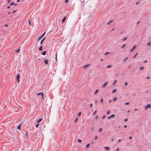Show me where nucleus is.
I'll return each instance as SVG.
<instances>
[{"label": "nucleus", "mask_w": 151, "mask_h": 151, "mask_svg": "<svg viewBox=\"0 0 151 151\" xmlns=\"http://www.w3.org/2000/svg\"><path fill=\"white\" fill-rule=\"evenodd\" d=\"M151 108V105L150 104L147 105L145 106V109L146 110L147 109H148Z\"/></svg>", "instance_id": "nucleus-1"}, {"label": "nucleus", "mask_w": 151, "mask_h": 151, "mask_svg": "<svg viewBox=\"0 0 151 151\" xmlns=\"http://www.w3.org/2000/svg\"><path fill=\"white\" fill-rule=\"evenodd\" d=\"M16 77L17 80L18 81V83H19V81H20L19 78H20V76L19 74H17L16 75Z\"/></svg>", "instance_id": "nucleus-2"}, {"label": "nucleus", "mask_w": 151, "mask_h": 151, "mask_svg": "<svg viewBox=\"0 0 151 151\" xmlns=\"http://www.w3.org/2000/svg\"><path fill=\"white\" fill-rule=\"evenodd\" d=\"M136 47V45H134L132 47V48L130 50V52H132L133 51V50L135 49Z\"/></svg>", "instance_id": "nucleus-3"}, {"label": "nucleus", "mask_w": 151, "mask_h": 151, "mask_svg": "<svg viewBox=\"0 0 151 151\" xmlns=\"http://www.w3.org/2000/svg\"><path fill=\"white\" fill-rule=\"evenodd\" d=\"M45 33L46 32H44L43 34L42 35H41V36H40L39 37V38L38 39V40H40L43 37V36L45 35Z\"/></svg>", "instance_id": "nucleus-4"}, {"label": "nucleus", "mask_w": 151, "mask_h": 151, "mask_svg": "<svg viewBox=\"0 0 151 151\" xmlns=\"http://www.w3.org/2000/svg\"><path fill=\"white\" fill-rule=\"evenodd\" d=\"M115 116V115L114 114H112L111 116L108 117V119H109L111 118H113Z\"/></svg>", "instance_id": "nucleus-5"}, {"label": "nucleus", "mask_w": 151, "mask_h": 151, "mask_svg": "<svg viewBox=\"0 0 151 151\" xmlns=\"http://www.w3.org/2000/svg\"><path fill=\"white\" fill-rule=\"evenodd\" d=\"M41 95L42 96V99H43V96H44V95H43V94L42 93V92H40L39 93H38L37 94V95Z\"/></svg>", "instance_id": "nucleus-6"}, {"label": "nucleus", "mask_w": 151, "mask_h": 151, "mask_svg": "<svg viewBox=\"0 0 151 151\" xmlns=\"http://www.w3.org/2000/svg\"><path fill=\"white\" fill-rule=\"evenodd\" d=\"M108 82L106 81V82H105L103 85L102 87L103 88H105V86H106Z\"/></svg>", "instance_id": "nucleus-7"}, {"label": "nucleus", "mask_w": 151, "mask_h": 151, "mask_svg": "<svg viewBox=\"0 0 151 151\" xmlns=\"http://www.w3.org/2000/svg\"><path fill=\"white\" fill-rule=\"evenodd\" d=\"M45 37H44L41 40V41H40V45H42V44L43 43L44 40H45Z\"/></svg>", "instance_id": "nucleus-8"}, {"label": "nucleus", "mask_w": 151, "mask_h": 151, "mask_svg": "<svg viewBox=\"0 0 151 151\" xmlns=\"http://www.w3.org/2000/svg\"><path fill=\"white\" fill-rule=\"evenodd\" d=\"M44 62L45 64L47 65L48 63V61L46 59H45L44 60Z\"/></svg>", "instance_id": "nucleus-9"}, {"label": "nucleus", "mask_w": 151, "mask_h": 151, "mask_svg": "<svg viewBox=\"0 0 151 151\" xmlns=\"http://www.w3.org/2000/svg\"><path fill=\"white\" fill-rule=\"evenodd\" d=\"M66 18V16H65V17H64L62 20V21H61L62 22H64L65 21V20Z\"/></svg>", "instance_id": "nucleus-10"}, {"label": "nucleus", "mask_w": 151, "mask_h": 151, "mask_svg": "<svg viewBox=\"0 0 151 151\" xmlns=\"http://www.w3.org/2000/svg\"><path fill=\"white\" fill-rule=\"evenodd\" d=\"M90 66V65L89 64H87V65H85L83 66V68H86V67H88V66Z\"/></svg>", "instance_id": "nucleus-11"}, {"label": "nucleus", "mask_w": 151, "mask_h": 151, "mask_svg": "<svg viewBox=\"0 0 151 151\" xmlns=\"http://www.w3.org/2000/svg\"><path fill=\"white\" fill-rule=\"evenodd\" d=\"M105 149L108 151H109V147H105Z\"/></svg>", "instance_id": "nucleus-12"}, {"label": "nucleus", "mask_w": 151, "mask_h": 151, "mask_svg": "<svg viewBox=\"0 0 151 151\" xmlns=\"http://www.w3.org/2000/svg\"><path fill=\"white\" fill-rule=\"evenodd\" d=\"M144 68V66H141V67H139V69L141 70H143Z\"/></svg>", "instance_id": "nucleus-13"}, {"label": "nucleus", "mask_w": 151, "mask_h": 151, "mask_svg": "<svg viewBox=\"0 0 151 151\" xmlns=\"http://www.w3.org/2000/svg\"><path fill=\"white\" fill-rule=\"evenodd\" d=\"M22 124H21L20 125H18L17 127V129H18L20 130V127L21 126Z\"/></svg>", "instance_id": "nucleus-14"}, {"label": "nucleus", "mask_w": 151, "mask_h": 151, "mask_svg": "<svg viewBox=\"0 0 151 151\" xmlns=\"http://www.w3.org/2000/svg\"><path fill=\"white\" fill-rule=\"evenodd\" d=\"M42 120V118H40V119H39L37 120V123L40 122Z\"/></svg>", "instance_id": "nucleus-15"}, {"label": "nucleus", "mask_w": 151, "mask_h": 151, "mask_svg": "<svg viewBox=\"0 0 151 151\" xmlns=\"http://www.w3.org/2000/svg\"><path fill=\"white\" fill-rule=\"evenodd\" d=\"M42 54L43 55H45L46 54V51H45L42 53Z\"/></svg>", "instance_id": "nucleus-16"}, {"label": "nucleus", "mask_w": 151, "mask_h": 151, "mask_svg": "<svg viewBox=\"0 0 151 151\" xmlns=\"http://www.w3.org/2000/svg\"><path fill=\"white\" fill-rule=\"evenodd\" d=\"M90 145V144H89V143L88 144L86 145V148H87Z\"/></svg>", "instance_id": "nucleus-17"}, {"label": "nucleus", "mask_w": 151, "mask_h": 151, "mask_svg": "<svg viewBox=\"0 0 151 151\" xmlns=\"http://www.w3.org/2000/svg\"><path fill=\"white\" fill-rule=\"evenodd\" d=\"M109 53H110V52H105V53L104 54V55H106L109 54Z\"/></svg>", "instance_id": "nucleus-18"}, {"label": "nucleus", "mask_w": 151, "mask_h": 151, "mask_svg": "<svg viewBox=\"0 0 151 151\" xmlns=\"http://www.w3.org/2000/svg\"><path fill=\"white\" fill-rule=\"evenodd\" d=\"M42 46H41L39 48V50H42Z\"/></svg>", "instance_id": "nucleus-19"}, {"label": "nucleus", "mask_w": 151, "mask_h": 151, "mask_svg": "<svg viewBox=\"0 0 151 151\" xmlns=\"http://www.w3.org/2000/svg\"><path fill=\"white\" fill-rule=\"evenodd\" d=\"M113 20H110L109 22H108L107 23V24H110L111 22H112L113 21Z\"/></svg>", "instance_id": "nucleus-20"}, {"label": "nucleus", "mask_w": 151, "mask_h": 151, "mask_svg": "<svg viewBox=\"0 0 151 151\" xmlns=\"http://www.w3.org/2000/svg\"><path fill=\"white\" fill-rule=\"evenodd\" d=\"M99 90L98 89H97L95 92V93H94L95 94H96L97 93Z\"/></svg>", "instance_id": "nucleus-21"}, {"label": "nucleus", "mask_w": 151, "mask_h": 151, "mask_svg": "<svg viewBox=\"0 0 151 151\" xmlns=\"http://www.w3.org/2000/svg\"><path fill=\"white\" fill-rule=\"evenodd\" d=\"M116 91V89H114L113 90V91L112 92V93H114V92H115Z\"/></svg>", "instance_id": "nucleus-22"}, {"label": "nucleus", "mask_w": 151, "mask_h": 151, "mask_svg": "<svg viewBox=\"0 0 151 151\" xmlns=\"http://www.w3.org/2000/svg\"><path fill=\"white\" fill-rule=\"evenodd\" d=\"M117 99V97H115L114 99H113V101H115Z\"/></svg>", "instance_id": "nucleus-23"}, {"label": "nucleus", "mask_w": 151, "mask_h": 151, "mask_svg": "<svg viewBox=\"0 0 151 151\" xmlns=\"http://www.w3.org/2000/svg\"><path fill=\"white\" fill-rule=\"evenodd\" d=\"M112 67V65H108L107 66V68H110V67Z\"/></svg>", "instance_id": "nucleus-24"}, {"label": "nucleus", "mask_w": 151, "mask_h": 151, "mask_svg": "<svg viewBox=\"0 0 151 151\" xmlns=\"http://www.w3.org/2000/svg\"><path fill=\"white\" fill-rule=\"evenodd\" d=\"M39 123H38V124L35 125V127L36 128H37L38 127H39Z\"/></svg>", "instance_id": "nucleus-25"}, {"label": "nucleus", "mask_w": 151, "mask_h": 151, "mask_svg": "<svg viewBox=\"0 0 151 151\" xmlns=\"http://www.w3.org/2000/svg\"><path fill=\"white\" fill-rule=\"evenodd\" d=\"M116 82H117V80H115L113 83V85H115V83H116Z\"/></svg>", "instance_id": "nucleus-26"}, {"label": "nucleus", "mask_w": 151, "mask_h": 151, "mask_svg": "<svg viewBox=\"0 0 151 151\" xmlns=\"http://www.w3.org/2000/svg\"><path fill=\"white\" fill-rule=\"evenodd\" d=\"M103 98H101L100 100V102L101 103H102L103 102Z\"/></svg>", "instance_id": "nucleus-27"}, {"label": "nucleus", "mask_w": 151, "mask_h": 151, "mask_svg": "<svg viewBox=\"0 0 151 151\" xmlns=\"http://www.w3.org/2000/svg\"><path fill=\"white\" fill-rule=\"evenodd\" d=\"M20 49H18L16 51V52H19V51H20Z\"/></svg>", "instance_id": "nucleus-28"}, {"label": "nucleus", "mask_w": 151, "mask_h": 151, "mask_svg": "<svg viewBox=\"0 0 151 151\" xmlns=\"http://www.w3.org/2000/svg\"><path fill=\"white\" fill-rule=\"evenodd\" d=\"M28 23H29V25H31V22L30 21V20H28Z\"/></svg>", "instance_id": "nucleus-29"}, {"label": "nucleus", "mask_w": 151, "mask_h": 151, "mask_svg": "<svg viewBox=\"0 0 151 151\" xmlns=\"http://www.w3.org/2000/svg\"><path fill=\"white\" fill-rule=\"evenodd\" d=\"M126 46V44H124L122 47H121V48H124L125 46Z\"/></svg>", "instance_id": "nucleus-30"}, {"label": "nucleus", "mask_w": 151, "mask_h": 151, "mask_svg": "<svg viewBox=\"0 0 151 151\" xmlns=\"http://www.w3.org/2000/svg\"><path fill=\"white\" fill-rule=\"evenodd\" d=\"M137 53H136V54L133 57L134 58H136L137 55Z\"/></svg>", "instance_id": "nucleus-31"}, {"label": "nucleus", "mask_w": 151, "mask_h": 151, "mask_svg": "<svg viewBox=\"0 0 151 151\" xmlns=\"http://www.w3.org/2000/svg\"><path fill=\"white\" fill-rule=\"evenodd\" d=\"M78 141L79 142H81V141H82V140H80L79 139H78Z\"/></svg>", "instance_id": "nucleus-32"}, {"label": "nucleus", "mask_w": 151, "mask_h": 151, "mask_svg": "<svg viewBox=\"0 0 151 151\" xmlns=\"http://www.w3.org/2000/svg\"><path fill=\"white\" fill-rule=\"evenodd\" d=\"M127 58H128V57H127V58H125V59H124V62L126 61L127 60Z\"/></svg>", "instance_id": "nucleus-33"}, {"label": "nucleus", "mask_w": 151, "mask_h": 151, "mask_svg": "<svg viewBox=\"0 0 151 151\" xmlns=\"http://www.w3.org/2000/svg\"><path fill=\"white\" fill-rule=\"evenodd\" d=\"M97 112V110H96L93 113V115H95L96 112Z\"/></svg>", "instance_id": "nucleus-34"}, {"label": "nucleus", "mask_w": 151, "mask_h": 151, "mask_svg": "<svg viewBox=\"0 0 151 151\" xmlns=\"http://www.w3.org/2000/svg\"><path fill=\"white\" fill-rule=\"evenodd\" d=\"M110 113V111H107V114H109Z\"/></svg>", "instance_id": "nucleus-35"}, {"label": "nucleus", "mask_w": 151, "mask_h": 151, "mask_svg": "<svg viewBox=\"0 0 151 151\" xmlns=\"http://www.w3.org/2000/svg\"><path fill=\"white\" fill-rule=\"evenodd\" d=\"M129 104V102H127V103H125V104L127 105H128Z\"/></svg>", "instance_id": "nucleus-36"}, {"label": "nucleus", "mask_w": 151, "mask_h": 151, "mask_svg": "<svg viewBox=\"0 0 151 151\" xmlns=\"http://www.w3.org/2000/svg\"><path fill=\"white\" fill-rule=\"evenodd\" d=\"M102 130V128H101L99 129V132H101Z\"/></svg>", "instance_id": "nucleus-37"}, {"label": "nucleus", "mask_w": 151, "mask_h": 151, "mask_svg": "<svg viewBox=\"0 0 151 151\" xmlns=\"http://www.w3.org/2000/svg\"><path fill=\"white\" fill-rule=\"evenodd\" d=\"M127 84H128L127 83V82H126L124 83V85H125V86H126L127 85Z\"/></svg>", "instance_id": "nucleus-38"}, {"label": "nucleus", "mask_w": 151, "mask_h": 151, "mask_svg": "<svg viewBox=\"0 0 151 151\" xmlns=\"http://www.w3.org/2000/svg\"><path fill=\"white\" fill-rule=\"evenodd\" d=\"M139 4V1H138L136 3V5H138Z\"/></svg>", "instance_id": "nucleus-39"}, {"label": "nucleus", "mask_w": 151, "mask_h": 151, "mask_svg": "<svg viewBox=\"0 0 151 151\" xmlns=\"http://www.w3.org/2000/svg\"><path fill=\"white\" fill-rule=\"evenodd\" d=\"M68 0H65V3H68Z\"/></svg>", "instance_id": "nucleus-40"}, {"label": "nucleus", "mask_w": 151, "mask_h": 151, "mask_svg": "<svg viewBox=\"0 0 151 151\" xmlns=\"http://www.w3.org/2000/svg\"><path fill=\"white\" fill-rule=\"evenodd\" d=\"M97 138H98V137L97 136H95V139H97Z\"/></svg>", "instance_id": "nucleus-41"}, {"label": "nucleus", "mask_w": 151, "mask_h": 151, "mask_svg": "<svg viewBox=\"0 0 151 151\" xmlns=\"http://www.w3.org/2000/svg\"><path fill=\"white\" fill-rule=\"evenodd\" d=\"M77 119H78V118H76V119H75V120L74 122H76V121H77Z\"/></svg>", "instance_id": "nucleus-42"}, {"label": "nucleus", "mask_w": 151, "mask_h": 151, "mask_svg": "<svg viewBox=\"0 0 151 151\" xmlns=\"http://www.w3.org/2000/svg\"><path fill=\"white\" fill-rule=\"evenodd\" d=\"M81 114V112H79V113H78V116L80 115Z\"/></svg>", "instance_id": "nucleus-43"}, {"label": "nucleus", "mask_w": 151, "mask_h": 151, "mask_svg": "<svg viewBox=\"0 0 151 151\" xmlns=\"http://www.w3.org/2000/svg\"><path fill=\"white\" fill-rule=\"evenodd\" d=\"M105 117V115H104V116L102 117V119H104Z\"/></svg>", "instance_id": "nucleus-44"}, {"label": "nucleus", "mask_w": 151, "mask_h": 151, "mask_svg": "<svg viewBox=\"0 0 151 151\" xmlns=\"http://www.w3.org/2000/svg\"><path fill=\"white\" fill-rule=\"evenodd\" d=\"M98 118V116H96L95 117V119H97Z\"/></svg>", "instance_id": "nucleus-45"}, {"label": "nucleus", "mask_w": 151, "mask_h": 151, "mask_svg": "<svg viewBox=\"0 0 151 151\" xmlns=\"http://www.w3.org/2000/svg\"><path fill=\"white\" fill-rule=\"evenodd\" d=\"M127 119H125L124 120V122H126L127 121Z\"/></svg>", "instance_id": "nucleus-46"}, {"label": "nucleus", "mask_w": 151, "mask_h": 151, "mask_svg": "<svg viewBox=\"0 0 151 151\" xmlns=\"http://www.w3.org/2000/svg\"><path fill=\"white\" fill-rule=\"evenodd\" d=\"M16 10H14V11H13L12 12V14H13L14 13H15V12H16Z\"/></svg>", "instance_id": "nucleus-47"}, {"label": "nucleus", "mask_w": 151, "mask_h": 151, "mask_svg": "<svg viewBox=\"0 0 151 151\" xmlns=\"http://www.w3.org/2000/svg\"><path fill=\"white\" fill-rule=\"evenodd\" d=\"M127 39V37H125V38H124V39H123V40H126V39Z\"/></svg>", "instance_id": "nucleus-48"}, {"label": "nucleus", "mask_w": 151, "mask_h": 151, "mask_svg": "<svg viewBox=\"0 0 151 151\" xmlns=\"http://www.w3.org/2000/svg\"><path fill=\"white\" fill-rule=\"evenodd\" d=\"M119 150V148H118L116 150V151H118Z\"/></svg>", "instance_id": "nucleus-49"}, {"label": "nucleus", "mask_w": 151, "mask_h": 151, "mask_svg": "<svg viewBox=\"0 0 151 151\" xmlns=\"http://www.w3.org/2000/svg\"><path fill=\"white\" fill-rule=\"evenodd\" d=\"M92 105H93L92 104H90V107H91L92 106Z\"/></svg>", "instance_id": "nucleus-50"}, {"label": "nucleus", "mask_w": 151, "mask_h": 151, "mask_svg": "<svg viewBox=\"0 0 151 151\" xmlns=\"http://www.w3.org/2000/svg\"><path fill=\"white\" fill-rule=\"evenodd\" d=\"M14 4V3H11V4H10V5H13V4Z\"/></svg>", "instance_id": "nucleus-51"}, {"label": "nucleus", "mask_w": 151, "mask_h": 151, "mask_svg": "<svg viewBox=\"0 0 151 151\" xmlns=\"http://www.w3.org/2000/svg\"><path fill=\"white\" fill-rule=\"evenodd\" d=\"M150 44H151L150 42H149V43L148 44V45H150Z\"/></svg>", "instance_id": "nucleus-52"}, {"label": "nucleus", "mask_w": 151, "mask_h": 151, "mask_svg": "<svg viewBox=\"0 0 151 151\" xmlns=\"http://www.w3.org/2000/svg\"><path fill=\"white\" fill-rule=\"evenodd\" d=\"M147 79H150V77H147L146 78Z\"/></svg>", "instance_id": "nucleus-53"}, {"label": "nucleus", "mask_w": 151, "mask_h": 151, "mask_svg": "<svg viewBox=\"0 0 151 151\" xmlns=\"http://www.w3.org/2000/svg\"><path fill=\"white\" fill-rule=\"evenodd\" d=\"M124 128H126L127 127V125H124Z\"/></svg>", "instance_id": "nucleus-54"}, {"label": "nucleus", "mask_w": 151, "mask_h": 151, "mask_svg": "<svg viewBox=\"0 0 151 151\" xmlns=\"http://www.w3.org/2000/svg\"><path fill=\"white\" fill-rule=\"evenodd\" d=\"M121 141V139H120L118 140V142H120Z\"/></svg>", "instance_id": "nucleus-55"}, {"label": "nucleus", "mask_w": 151, "mask_h": 151, "mask_svg": "<svg viewBox=\"0 0 151 151\" xmlns=\"http://www.w3.org/2000/svg\"><path fill=\"white\" fill-rule=\"evenodd\" d=\"M129 138L130 139H131L132 138V137L131 136H130L129 137Z\"/></svg>", "instance_id": "nucleus-56"}, {"label": "nucleus", "mask_w": 151, "mask_h": 151, "mask_svg": "<svg viewBox=\"0 0 151 151\" xmlns=\"http://www.w3.org/2000/svg\"><path fill=\"white\" fill-rule=\"evenodd\" d=\"M111 100H110L109 101V103H110L111 102Z\"/></svg>", "instance_id": "nucleus-57"}, {"label": "nucleus", "mask_w": 151, "mask_h": 151, "mask_svg": "<svg viewBox=\"0 0 151 151\" xmlns=\"http://www.w3.org/2000/svg\"><path fill=\"white\" fill-rule=\"evenodd\" d=\"M55 56V58L57 57V53H56Z\"/></svg>", "instance_id": "nucleus-58"}, {"label": "nucleus", "mask_w": 151, "mask_h": 151, "mask_svg": "<svg viewBox=\"0 0 151 151\" xmlns=\"http://www.w3.org/2000/svg\"><path fill=\"white\" fill-rule=\"evenodd\" d=\"M8 26V25L7 24H6L5 25V27H6Z\"/></svg>", "instance_id": "nucleus-59"}, {"label": "nucleus", "mask_w": 151, "mask_h": 151, "mask_svg": "<svg viewBox=\"0 0 151 151\" xmlns=\"http://www.w3.org/2000/svg\"><path fill=\"white\" fill-rule=\"evenodd\" d=\"M114 139H111V141H114Z\"/></svg>", "instance_id": "nucleus-60"}, {"label": "nucleus", "mask_w": 151, "mask_h": 151, "mask_svg": "<svg viewBox=\"0 0 151 151\" xmlns=\"http://www.w3.org/2000/svg\"><path fill=\"white\" fill-rule=\"evenodd\" d=\"M101 61H103V59H101Z\"/></svg>", "instance_id": "nucleus-61"}, {"label": "nucleus", "mask_w": 151, "mask_h": 151, "mask_svg": "<svg viewBox=\"0 0 151 151\" xmlns=\"http://www.w3.org/2000/svg\"><path fill=\"white\" fill-rule=\"evenodd\" d=\"M19 0H17V2H19Z\"/></svg>", "instance_id": "nucleus-62"}, {"label": "nucleus", "mask_w": 151, "mask_h": 151, "mask_svg": "<svg viewBox=\"0 0 151 151\" xmlns=\"http://www.w3.org/2000/svg\"><path fill=\"white\" fill-rule=\"evenodd\" d=\"M147 62V60H146L144 61L145 63L146 62Z\"/></svg>", "instance_id": "nucleus-63"}, {"label": "nucleus", "mask_w": 151, "mask_h": 151, "mask_svg": "<svg viewBox=\"0 0 151 151\" xmlns=\"http://www.w3.org/2000/svg\"><path fill=\"white\" fill-rule=\"evenodd\" d=\"M55 59H56V60L57 61V57L55 58Z\"/></svg>", "instance_id": "nucleus-64"}]
</instances>
